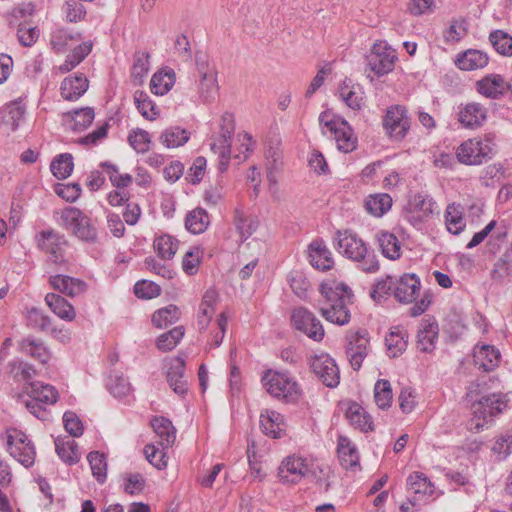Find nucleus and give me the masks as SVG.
Returning a JSON list of instances; mask_svg holds the SVG:
<instances>
[{
  "label": "nucleus",
  "mask_w": 512,
  "mask_h": 512,
  "mask_svg": "<svg viewBox=\"0 0 512 512\" xmlns=\"http://www.w3.org/2000/svg\"><path fill=\"white\" fill-rule=\"evenodd\" d=\"M320 293L325 302L319 311L325 320L339 326L348 324L351 314L347 305L352 303V290L344 283L336 284L334 287L321 284Z\"/></svg>",
  "instance_id": "1"
},
{
  "label": "nucleus",
  "mask_w": 512,
  "mask_h": 512,
  "mask_svg": "<svg viewBox=\"0 0 512 512\" xmlns=\"http://www.w3.org/2000/svg\"><path fill=\"white\" fill-rule=\"evenodd\" d=\"M336 249L343 256L357 262L358 268L365 273H375L380 265L377 256L369 251L366 243L350 230L336 231Z\"/></svg>",
  "instance_id": "2"
},
{
  "label": "nucleus",
  "mask_w": 512,
  "mask_h": 512,
  "mask_svg": "<svg viewBox=\"0 0 512 512\" xmlns=\"http://www.w3.org/2000/svg\"><path fill=\"white\" fill-rule=\"evenodd\" d=\"M508 406V400L504 394L493 393L481 397L472 404V418L468 422V429L478 433L489 420L501 414Z\"/></svg>",
  "instance_id": "3"
},
{
  "label": "nucleus",
  "mask_w": 512,
  "mask_h": 512,
  "mask_svg": "<svg viewBox=\"0 0 512 512\" xmlns=\"http://www.w3.org/2000/svg\"><path fill=\"white\" fill-rule=\"evenodd\" d=\"M319 123L323 128L327 129L336 141L338 150L350 153L357 148L358 139L352 127L345 119L326 110L320 114Z\"/></svg>",
  "instance_id": "4"
},
{
  "label": "nucleus",
  "mask_w": 512,
  "mask_h": 512,
  "mask_svg": "<svg viewBox=\"0 0 512 512\" xmlns=\"http://www.w3.org/2000/svg\"><path fill=\"white\" fill-rule=\"evenodd\" d=\"M62 226L80 240L95 243L98 239L97 229L90 217L77 207H66L61 213Z\"/></svg>",
  "instance_id": "5"
},
{
  "label": "nucleus",
  "mask_w": 512,
  "mask_h": 512,
  "mask_svg": "<svg viewBox=\"0 0 512 512\" xmlns=\"http://www.w3.org/2000/svg\"><path fill=\"white\" fill-rule=\"evenodd\" d=\"M262 383L267 392L278 399L291 401L299 395L297 382L287 373L268 370L262 377Z\"/></svg>",
  "instance_id": "6"
},
{
  "label": "nucleus",
  "mask_w": 512,
  "mask_h": 512,
  "mask_svg": "<svg viewBox=\"0 0 512 512\" xmlns=\"http://www.w3.org/2000/svg\"><path fill=\"white\" fill-rule=\"evenodd\" d=\"M383 129L390 140L401 142L408 134L411 121L403 105H391L382 119Z\"/></svg>",
  "instance_id": "7"
},
{
  "label": "nucleus",
  "mask_w": 512,
  "mask_h": 512,
  "mask_svg": "<svg viewBox=\"0 0 512 512\" xmlns=\"http://www.w3.org/2000/svg\"><path fill=\"white\" fill-rule=\"evenodd\" d=\"M37 248L48 256V260L56 265L65 263V246L67 241L53 229L42 230L35 236Z\"/></svg>",
  "instance_id": "8"
},
{
  "label": "nucleus",
  "mask_w": 512,
  "mask_h": 512,
  "mask_svg": "<svg viewBox=\"0 0 512 512\" xmlns=\"http://www.w3.org/2000/svg\"><path fill=\"white\" fill-rule=\"evenodd\" d=\"M7 449L10 455L24 467L28 468L34 464L36 451L27 435L18 429H8Z\"/></svg>",
  "instance_id": "9"
},
{
  "label": "nucleus",
  "mask_w": 512,
  "mask_h": 512,
  "mask_svg": "<svg viewBox=\"0 0 512 512\" xmlns=\"http://www.w3.org/2000/svg\"><path fill=\"white\" fill-rule=\"evenodd\" d=\"M346 342V357L353 370L358 371L368 355L369 333L365 329L349 331L346 335Z\"/></svg>",
  "instance_id": "10"
},
{
  "label": "nucleus",
  "mask_w": 512,
  "mask_h": 512,
  "mask_svg": "<svg viewBox=\"0 0 512 512\" xmlns=\"http://www.w3.org/2000/svg\"><path fill=\"white\" fill-rule=\"evenodd\" d=\"M309 366L315 376L325 386L335 388L340 382V371L335 360L328 354L322 353L309 358Z\"/></svg>",
  "instance_id": "11"
},
{
  "label": "nucleus",
  "mask_w": 512,
  "mask_h": 512,
  "mask_svg": "<svg viewBox=\"0 0 512 512\" xmlns=\"http://www.w3.org/2000/svg\"><path fill=\"white\" fill-rule=\"evenodd\" d=\"M291 321L295 329L303 332L314 341H321L325 332L320 320L308 309L299 307L293 310Z\"/></svg>",
  "instance_id": "12"
},
{
  "label": "nucleus",
  "mask_w": 512,
  "mask_h": 512,
  "mask_svg": "<svg viewBox=\"0 0 512 512\" xmlns=\"http://www.w3.org/2000/svg\"><path fill=\"white\" fill-rule=\"evenodd\" d=\"M457 160L464 165L478 166L490 159V150L481 146V138L467 139L456 148Z\"/></svg>",
  "instance_id": "13"
},
{
  "label": "nucleus",
  "mask_w": 512,
  "mask_h": 512,
  "mask_svg": "<svg viewBox=\"0 0 512 512\" xmlns=\"http://www.w3.org/2000/svg\"><path fill=\"white\" fill-rule=\"evenodd\" d=\"M420 289V278L415 273H405L395 280L393 295L398 302L410 304L417 299Z\"/></svg>",
  "instance_id": "14"
},
{
  "label": "nucleus",
  "mask_w": 512,
  "mask_h": 512,
  "mask_svg": "<svg viewBox=\"0 0 512 512\" xmlns=\"http://www.w3.org/2000/svg\"><path fill=\"white\" fill-rule=\"evenodd\" d=\"M309 466L306 459L292 455L287 456L278 468V477L283 483L296 484L308 475Z\"/></svg>",
  "instance_id": "15"
},
{
  "label": "nucleus",
  "mask_w": 512,
  "mask_h": 512,
  "mask_svg": "<svg viewBox=\"0 0 512 512\" xmlns=\"http://www.w3.org/2000/svg\"><path fill=\"white\" fill-rule=\"evenodd\" d=\"M397 57L393 50L381 44H374L367 56V64L377 76H383L394 68Z\"/></svg>",
  "instance_id": "16"
},
{
  "label": "nucleus",
  "mask_w": 512,
  "mask_h": 512,
  "mask_svg": "<svg viewBox=\"0 0 512 512\" xmlns=\"http://www.w3.org/2000/svg\"><path fill=\"white\" fill-rule=\"evenodd\" d=\"M487 113L482 104L470 102L459 106L458 121L465 128L477 129L486 122Z\"/></svg>",
  "instance_id": "17"
},
{
  "label": "nucleus",
  "mask_w": 512,
  "mask_h": 512,
  "mask_svg": "<svg viewBox=\"0 0 512 512\" xmlns=\"http://www.w3.org/2000/svg\"><path fill=\"white\" fill-rule=\"evenodd\" d=\"M49 284L54 290L72 298L84 294L88 288L85 281L61 274L50 276Z\"/></svg>",
  "instance_id": "18"
},
{
  "label": "nucleus",
  "mask_w": 512,
  "mask_h": 512,
  "mask_svg": "<svg viewBox=\"0 0 512 512\" xmlns=\"http://www.w3.org/2000/svg\"><path fill=\"white\" fill-rule=\"evenodd\" d=\"M89 87V80L83 73H75L64 78L60 84V94L67 101H76Z\"/></svg>",
  "instance_id": "19"
},
{
  "label": "nucleus",
  "mask_w": 512,
  "mask_h": 512,
  "mask_svg": "<svg viewBox=\"0 0 512 512\" xmlns=\"http://www.w3.org/2000/svg\"><path fill=\"white\" fill-rule=\"evenodd\" d=\"M308 257L310 264L321 271H328L334 265L332 253L322 239H316L309 244Z\"/></svg>",
  "instance_id": "20"
},
{
  "label": "nucleus",
  "mask_w": 512,
  "mask_h": 512,
  "mask_svg": "<svg viewBox=\"0 0 512 512\" xmlns=\"http://www.w3.org/2000/svg\"><path fill=\"white\" fill-rule=\"evenodd\" d=\"M185 360L177 356L171 360L167 371V382L171 389L180 396L186 395L188 391V382L185 377Z\"/></svg>",
  "instance_id": "21"
},
{
  "label": "nucleus",
  "mask_w": 512,
  "mask_h": 512,
  "mask_svg": "<svg viewBox=\"0 0 512 512\" xmlns=\"http://www.w3.org/2000/svg\"><path fill=\"white\" fill-rule=\"evenodd\" d=\"M407 489L410 496H418L421 503H427V500L434 494V484L422 472L415 471L407 478Z\"/></svg>",
  "instance_id": "22"
},
{
  "label": "nucleus",
  "mask_w": 512,
  "mask_h": 512,
  "mask_svg": "<svg viewBox=\"0 0 512 512\" xmlns=\"http://www.w3.org/2000/svg\"><path fill=\"white\" fill-rule=\"evenodd\" d=\"M478 93L486 98L499 99L507 93V85L499 74H488L476 82Z\"/></svg>",
  "instance_id": "23"
},
{
  "label": "nucleus",
  "mask_w": 512,
  "mask_h": 512,
  "mask_svg": "<svg viewBox=\"0 0 512 512\" xmlns=\"http://www.w3.org/2000/svg\"><path fill=\"white\" fill-rule=\"evenodd\" d=\"M337 453L340 464L344 469L354 471L360 467L358 450L348 437H338Z\"/></svg>",
  "instance_id": "24"
},
{
  "label": "nucleus",
  "mask_w": 512,
  "mask_h": 512,
  "mask_svg": "<svg viewBox=\"0 0 512 512\" xmlns=\"http://www.w3.org/2000/svg\"><path fill=\"white\" fill-rule=\"evenodd\" d=\"M339 96L352 110L359 111L365 105V96L362 86L352 84L350 79H344L339 87Z\"/></svg>",
  "instance_id": "25"
},
{
  "label": "nucleus",
  "mask_w": 512,
  "mask_h": 512,
  "mask_svg": "<svg viewBox=\"0 0 512 512\" xmlns=\"http://www.w3.org/2000/svg\"><path fill=\"white\" fill-rule=\"evenodd\" d=\"M438 332V323L435 320L423 319L417 333V348L422 352L431 353L435 349Z\"/></svg>",
  "instance_id": "26"
},
{
  "label": "nucleus",
  "mask_w": 512,
  "mask_h": 512,
  "mask_svg": "<svg viewBox=\"0 0 512 512\" xmlns=\"http://www.w3.org/2000/svg\"><path fill=\"white\" fill-rule=\"evenodd\" d=\"M489 62L487 53L477 50L468 49L464 52L457 54L455 65L464 71H472L484 68Z\"/></svg>",
  "instance_id": "27"
},
{
  "label": "nucleus",
  "mask_w": 512,
  "mask_h": 512,
  "mask_svg": "<svg viewBox=\"0 0 512 512\" xmlns=\"http://www.w3.org/2000/svg\"><path fill=\"white\" fill-rule=\"evenodd\" d=\"M151 426L159 437V445L162 449L172 447L176 440V429L172 422L163 416H156L151 420Z\"/></svg>",
  "instance_id": "28"
},
{
  "label": "nucleus",
  "mask_w": 512,
  "mask_h": 512,
  "mask_svg": "<svg viewBox=\"0 0 512 512\" xmlns=\"http://www.w3.org/2000/svg\"><path fill=\"white\" fill-rule=\"evenodd\" d=\"M345 417L354 428L359 429L361 432L374 430L371 416L357 402L349 403L345 412Z\"/></svg>",
  "instance_id": "29"
},
{
  "label": "nucleus",
  "mask_w": 512,
  "mask_h": 512,
  "mask_svg": "<svg viewBox=\"0 0 512 512\" xmlns=\"http://www.w3.org/2000/svg\"><path fill=\"white\" fill-rule=\"evenodd\" d=\"M260 425L263 433L273 439L280 438L286 427L283 416L273 410H267L265 414L261 413Z\"/></svg>",
  "instance_id": "30"
},
{
  "label": "nucleus",
  "mask_w": 512,
  "mask_h": 512,
  "mask_svg": "<svg viewBox=\"0 0 512 512\" xmlns=\"http://www.w3.org/2000/svg\"><path fill=\"white\" fill-rule=\"evenodd\" d=\"M45 302L51 311L62 320L71 322L76 317L74 307L61 295L48 293Z\"/></svg>",
  "instance_id": "31"
},
{
  "label": "nucleus",
  "mask_w": 512,
  "mask_h": 512,
  "mask_svg": "<svg viewBox=\"0 0 512 512\" xmlns=\"http://www.w3.org/2000/svg\"><path fill=\"white\" fill-rule=\"evenodd\" d=\"M18 349L21 353L31 356L42 364L50 359V352L41 340L33 337L23 338L18 342Z\"/></svg>",
  "instance_id": "32"
},
{
  "label": "nucleus",
  "mask_w": 512,
  "mask_h": 512,
  "mask_svg": "<svg viewBox=\"0 0 512 512\" xmlns=\"http://www.w3.org/2000/svg\"><path fill=\"white\" fill-rule=\"evenodd\" d=\"M219 91L216 71H202L198 84V94L204 103L215 100Z\"/></svg>",
  "instance_id": "33"
},
{
  "label": "nucleus",
  "mask_w": 512,
  "mask_h": 512,
  "mask_svg": "<svg viewBox=\"0 0 512 512\" xmlns=\"http://www.w3.org/2000/svg\"><path fill=\"white\" fill-rule=\"evenodd\" d=\"M444 218L447 230L454 235H459L466 227L463 208L460 204L447 205Z\"/></svg>",
  "instance_id": "34"
},
{
  "label": "nucleus",
  "mask_w": 512,
  "mask_h": 512,
  "mask_svg": "<svg viewBox=\"0 0 512 512\" xmlns=\"http://www.w3.org/2000/svg\"><path fill=\"white\" fill-rule=\"evenodd\" d=\"M377 240L384 257L396 260L401 257V244L396 235L388 231L377 234Z\"/></svg>",
  "instance_id": "35"
},
{
  "label": "nucleus",
  "mask_w": 512,
  "mask_h": 512,
  "mask_svg": "<svg viewBox=\"0 0 512 512\" xmlns=\"http://www.w3.org/2000/svg\"><path fill=\"white\" fill-rule=\"evenodd\" d=\"M26 106L22 100L10 102L2 112V122L9 126L11 131H16L20 122L24 119Z\"/></svg>",
  "instance_id": "36"
},
{
  "label": "nucleus",
  "mask_w": 512,
  "mask_h": 512,
  "mask_svg": "<svg viewBox=\"0 0 512 512\" xmlns=\"http://www.w3.org/2000/svg\"><path fill=\"white\" fill-rule=\"evenodd\" d=\"M392 207V198L387 193L369 195L365 200L366 210L373 216L381 217Z\"/></svg>",
  "instance_id": "37"
},
{
  "label": "nucleus",
  "mask_w": 512,
  "mask_h": 512,
  "mask_svg": "<svg viewBox=\"0 0 512 512\" xmlns=\"http://www.w3.org/2000/svg\"><path fill=\"white\" fill-rule=\"evenodd\" d=\"M210 224V217L205 209L196 208L190 211L185 218V227L193 234L203 233Z\"/></svg>",
  "instance_id": "38"
},
{
  "label": "nucleus",
  "mask_w": 512,
  "mask_h": 512,
  "mask_svg": "<svg viewBox=\"0 0 512 512\" xmlns=\"http://www.w3.org/2000/svg\"><path fill=\"white\" fill-rule=\"evenodd\" d=\"M231 141L232 137H227L225 134L220 133L217 140L210 144L211 150L215 154H218V169L220 172L226 171L229 166L231 154Z\"/></svg>",
  "instance_id": "39"
},
{
  "label": "nucleus",
  "mask_w": 512,
  "mask_h": 512,
  "mask_svg": "<svg viewBox=\"0 0 512 512\" xmlns=\"http://www.w3.org/2000/svg\"><path fill=\"white\" fill-rule=\"evenodd\" d=\"M475 362L485 372L494 370L498 366L500 352L494 346L484 345L475 354Z\"/></svg>",
  "instance_id": "40"
},
{
  "label": "nucleus",
  "mask_w": 512,
  "mask_h": 512,
  "mask_svg": "<svg viewBox=\"0 0 512 512\" xmlns=\"http://www.w3.org/2000/svg\"><path fill=\"white\" fill-rule=\"evenodd\" d=\"M407 333L395 327L385 338L388 355L391 358L401 355L407 347Z\"/></svg>",
  "instance_id": "41"
},
{
  "label": "nucleus",
  "mask_w": 512,
  "mask_h": 512,
  "mask_svg": "<svg viewBox=\"0 0 512 512\" xmlns=\"http://www.w3.org/2000/svg\"><path fill=\"white\" fill-rule=\"evenodd\" d=\"M175 83V73L173 70L169 71H158L156 72L150 81V90L155 95L166 94Z\"/></svg>",
  "instance_id": "42"
},
{
  "label": "nucleus",
  "mask_w": 512,
  "mask_h": 512,
  "mask_svg": "<svg viewBox=\"0 0 512 512\" xmlns=\"http://www.w3.org/2000/svg\"><path fill=\"white\" fill-rule=\"evenodd\" d=\"M180 315V309L176 305L170 304L164 308L158 309L153 313L152 323L157 328H166L169 325L177 322L180 318Z\"/></svg>",
  "instance_id": "43"
},
{
  "label": "nucleus",
  "mask_w": 512,
  "mask_h": 512,
  "mask_svg": "<svg viewBox=\"0 0 512 512\" xmlns=\"http://www.w3.org/2000/svg\"><path fill=\"white\" fill-rule=\"evenodd\" d=\"M82 38L80 33H73L65 28L55 29L50 38L52 48L58 52H65L70 42H77Z\"/></svg>",
  "instance_id": "44"
},
{
  "label": "nucleus",
  "mask_w": 512,
  "mask_h": 512,
  "mask_svg": "<svg viewBox=\"0 0 512 512\" xmlns=\"http://www.w3.org/2000/svg\"><path fill=\"white\" fill-rule=\"evenodd\" d=\"M91 49L92 43L90 42L79 44L72 50L70 54L66 56L64 63L59 66V71L61 73H67L74 69L91 52Z\"/></svg>",
  "instance_id": "45"
},
{
  "label": "nucleus",
  "mask_w": 512,
  "mask_h": 512,
  "mask_svg": "<svg viewBox=\"0 0 512 512\" xmlns=\"http://www.w3.org/2000/svg\"><path fill=\"white\" fill-rule=\"evenodd\" d=\"M30 396L34 397L42 404L52 405L56 403L58 399L57 390L49 384L42 382L30 383Z\"/></svg>",
  "instance_id": "46"
},
{
  "label": "nucleus",
  "mask_w": 512,
  "mask_h": 512,
  "mask_svg": "<svg viewBox=\"0 0 512 512\" xmlns=\"http://www.w3.org/2000/svg\"><path fill=\"white\" fill-rule=\"evenodd\" d=\"M56 453L60 459L68 465L76 464L80 460V453L74 440L63 441L60 438L55 440Z\"/></svg>",
  "instance_id": "47"
},
{
  "label": "nucleus",
  "mask_w": 512,
  "mask_h": 512,
  "mask_svg": "<svg viewBox=\"0 0 512 512\" xmlns=\"http://www.w3.org/2000/svg\"><path fill=\"white\" fill-rule=\"evenodd\" d=\"M73 168V156L70 153H63L56 156L50 164L52 174L60 180L68 178L71 175Z\"/></svg>",
  "instance_id": "48"
},
{
  "label": "nucleus",
  "mask_w": 512,
  "mask_h": 512,
  "mask_svg": "<svg viewBox=\"0 0 512 512\" xmlns=\"http://www.w3.org/2000/svg\"><path fill=\"white\" fill-rule=\"evenodd\" d=\"M153 246L160 258L170 260L177 252L178 241L172 236L164 234L155 238Z\"/></svg>",
  "instance_id": "49"
},
{
  "label": "nucleus",
  "mask_w": 512,
  "mask_h": 512,
  "mask_svg": "<svg viewBox=\"0 0 512 512\" xmlns=\"http://www.w3.org/2000/svg\"><path fill=\"white\" fill-rule=\"evenodd\" d=\"M185 333L183 326H177L168 332L161 334L156 341V346L160 351L168 352L173 350Z\"/></svg>",
  "instance_id": "50"
},
{
  "label": "nucleus",
  "mask_w": 512,
  "mask_h": 512,
  "mask_svg": "<svg viewBox=\"0 0 512 512\" xmlns=\"http://www.w3.org/2000/svg\"><path fill=\"white\" fill-rule=\"evenodd\" d=\"M134 101L139 113L148 120H154L159 112L155 103L150 99L149 95L144 91H136Z\"/></svg>",
  "instance_id": "51"
},
{
  "label": "nucleus",
  "mask_w": 512,
  "mask_h": 512,
  "mask_svg": "<svg viewBox=\"0 0 512 512\" xmlns=\"http://www.w3.org/2000/svg\"><path fill=\"white\" fill-rule=\"evenodd\" d=\"M493 48L503 56H512V36L503 30H494L489 35Z\"/></svg>",
  "instance_id": "52"
},
{
  "label": "nucleus",
  "mask_w": 512,
  "mask_h": 512,
  "mask_svg": "<svg viewBox=\"0 0 512 512\" xmlns=\"http://www.w3.org/2000/svg\"><path fill=\"white\" fill-rule=\"evenodd\" d=\"M393 398L391 384L386 379H380L374 386V399L380 409H387L391 406Z\"/></svg>",
  "instance_id": "53"
},
{
  "label": "nucleus",
  "mask_w": 512,
  "mask_h": 512,
  "mask_svg": "<svg viewBox=\"0 0 512 512\" xmlns=\"http://www.w3.org/2000/svg\"><path fill=\"white\" fill-rule=\"evenodd\" d=\"M8 373L16 380V381H29L31 380L35 374L36 370L34 367L20 360H13L7 365Z\"/></svg>",
  "instance_id": "54"
},
{
  "label": "nucleus",
  "mask_w": 512,
  "mask_h": 512,
  "mask_svg": "<svg viewBox=\"0 0 512 512\" xmlns=\"http://www.w3.org/2000/svg\"><path fill=\"white\" fill-rule=\"evenodd\" d=\"M189 140V134L185 129L172 127L166 129L161 135L162 143L168 148H176L184 145Z\"/></svg>",
  "instance_id": "55"
},
{
  "label": "nucleus",
  "mask_w": 512,
  "mask_h": 512,
  "mask_svg": "<svg viewBox=\"0 0 512 512\" xmlns=\"http://www.w3.org/2000/svg\"><path fill=\"white\" fill-rule=\"evenodd\" d=\"M26 321L28 327L37 329L42 332L48 331L52 322L48 315H45L36 307H32L27 310Z\"/></svg>",
  "instance_id": "56"
},
{
  "label": "nucleus",
  "mask_w": 512,
  "mask_h": 512,
  "mask_svg": "<svg viewBox=\"0 0 512 512\" xmlns=\"http://www.w3.org/2000/svg\"><path fill=\"white\" fill-rule=\"evenodd\" d=\"M491 451L498 460L506 459L512 453V432H505L496 436Z\"/></svg>",
  "instance_id": "57"
},
{
  "label": "nucleus",
  "mask_w": 512,
  "mask_h": 512,
  "mask_svg": "<svg viewBox=\"0 0 512 512\" xmlns=\"http://www.w3.org/2000/svg\"><path fill=\"white\" fill-rule=\"evenodd\" d=\"M87 460L90 464L93 476L99 483H103L107 475V463L104 454L99 451H92L88 454Z\"/></svg>",
  "instance_id": "58"
},
{
  "label": "nucleus",
  "mask_w": 512,
  "mask_h": 512,
  "mask_svg": "<svg viewBox=\"0 0 512 512\" xmlns=\"http://www.w3.org/2000/svg\"><path fill=\"white\" fill-rule=\"evenodd\" d=\"M435 206L433 198L422 193L415 194L408 203V207L428 217L433 215Z\"/></svg>",
  "instance_id": "59"
},
{
  "label": "nucleus",
  "mask_w": 512,
  "mask_h": 512,
  "mask_svg": "<svg viewBox=\"0 0 512 512\" xmlns=\"http://www.w3.org/2000/svg\"><path fill=\"white\" fill-rule=\"evenodd\" d=\"M100 166L106 171L109 176V180L116 188L127 187L133 181V178L130 174H120L117 166L108 161L102 162Z\"/></svg>",
  "instance_id": "60"
},
{
  "label": "nucleus",
  "mask_w": 512,
  "mask_h": 512,
  "mask_svg": "<svg viewBox=\"0 0 512 512\" xmlns=\"http://www.w3.org/2000/svg\"><path fill=\"white\" fill-rule=\"evenodd\" d=\"M234 225L242 240L248 239L257 228V223L245 217L240 209H235Z\"/></svg>",
  "instance_id": "61"
},
{
  "label": "nucleus",
  "mask_w": 512,
  "mask_h": 512,
  "mask_svg": "<svg viewBox=\"0 0 512 512\" xmlns=\"http://www.w3.org/2000/svg\"><path fill=\"white\" fill-rule=\"evenodd\" d=\"M128 142L137 153H145L149 150L151 139L147 131L137 128L129 133Z\"/></svg>",
  "instance_id": "62"
},
{
  "label": "nucleus",
  "mask_w": 512,
  "mask_h": 512,
  "mask_svg": "<svg viewBox=\"0 0 512 512\" xmlns=\"http://www.w3.org/2000/svg\"><path fill=\"white\" fill-rule=\"evenodd\" d=\"M62 11L66 21L71 23L81 21L86 16V9L79 0H67L62 7Z\"/></svg>",
  "instance_id": "63"
},
{
  "label": "nucleus",
  "mask_w": 512,
  "mask_h": 512,
  "mask_svg": "<svg viewBox=\"0 0 512 512\" xmlns=\"http://www.w3.org/2000/svg\"><path fill=\"white\" fill-rule=\"evenodd\" d=\"M107 387L110 393L116 398L127 396L131 390V386L127 379L119 375H110Z\"/></svg>",
  "instance_id": "64"
}]
</instances>
